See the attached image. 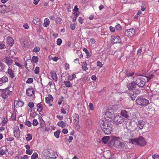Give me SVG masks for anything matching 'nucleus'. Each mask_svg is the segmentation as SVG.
<instances>
[{"label": "nucleus", "instance_id": "1", "mask_svg": "<svg viewBox=\"0 0 159 159\" xmlns=\"http://www.w3.org/2000/svg\"><path fill=\"white\" fill-rule=\"evenodd\" d=\"M98 124L105 134H109L111 133L112 131V125L107 121L101 119L99 120Z\"/></svg>", "mask_w": 159, "mask_h": 159}, {"label": "nucleus", "instance_id": "2", "mask_svg": "<svg viewBox=\"0 0 159 159\" xmlns=\"http://www.w3.org/2000/svg\"><path fill=\"white\" fill-rule=\"evenodd\" d=\"M137 104L142 106H146L149 104V101L142 96H138L136 100Z\"/></svg>", "mask_w": 159, "mask_h": 159}, {"label": "nucleus", "instance_id": "3", "mask_svg": "<svg viewBox=\"0 0 159 159\" xmlns=\"http://www.w3.org/2000/svg\"><path fill=\"white\" fill-rule=\"evenodd\" d=\"M132 142L133 144H138L141 146H143L146 144L144 139L142 137H140L137 139H132Z\"/></svg>", "mask_w": 159, "mask_h": 159}, {"label": "nucleus", "instance_id": "4", "mask_svg": "<svg viewBox=\"0 0 159 159\" xmlns=\"http://www.w3.org/2000/svg\"><path fill=\"white\" fill-rule=\"evenodd\" d=\"M146 82H148L147 77L146 76L140 77L136 80V84L139 87H142L145 85Z\"/></svg>", "mask_w": 159, "mask_h": 159}, {"label": "nucleus", "instance_id": "5", "mask_svg": "<svg viewBox=\"0 0 159 159\" xmlns=\"http://www.w3.org/2000/svg\"><path fill=\"white\" fill-rule=\"evenodd\" d=\"M118 138L117 137H113V139L114 140L113 144L114 146L118 148H124L126 147L125 144L118 140Z\"/></svg>", "mask_w": 159, "mask_h": 159}, {"label": "nucleus", "instance_id": "6", "mask_svg": "<svg viewBox=\"0 0 159 159\" xmlns=\"http://www.w3.org/2000/svg\"><path fill=\"white\" fill-rule=\"evenodd\" d=\"M125 125L127 129L131 131H134L136 129L137 125L134 122L127 121Z\"/></svg>", "mask_w": 159, "mask_h": 159}, {"label": "nucleus", "instance_id": "7", "mask_svg": "<svg viewBox=\"0 0 159 159\" xmlns=\"http://www.w3.org/2000/svg\"><path fill=\"white\" fill-rule=\"evenodd\" d=\"M113 123L116 125L122 124L124 121L122 117L120 115H117L115 116L113 119Z\"/></svg>", "mask_w": 159, "mask_h": 159}, {"label": "nucleus", "instance_id": "8", "mask_svg": "<svg viewBox=\"0 0 159 159\" xmlns=\"http://www.w3.org/2000/svg\"><path fill=\"white\" fill-rule=\"evenodd\" d=\"M156 70H152L148 72L146 75L145 76L147 77L148 82L151 79L153 78L155 75H157V73H156Z\"/></svg>", "mask_w": 159, "mask_h": 159}, {"label": "nucleus", "instance_id": "9", "mask_svg": "<svg viewBox=\"0 0 159 159\" xmlns=\"http://www.w3.org/2000/svg\"><path fill=\"white\" fill-rule=\"evenodd\" d=\"M135 29L133 28L126 30L125 32V34L129 37H131L134 34Z\"/></svg>", "mask_w": 159, "mask_h": 159}, {"label": "nucleus", "instance_id": "10", "mask_svg": "<svg viewBox=\"0 0 159 159\" xmlns=\"http://www.w3.org/2000/svg\"><path fill=\"white\" fill-rule=\"evenodd\" d=\"M3 62H5L8 66L14 64V61L11 58L9 57H6L3 59Z\"/></svg>", "mask_w": 159, "mask_h": 159}, {"label": "nucleus", "instance_id": "11", "mask_svg": "<svg viewBox=\"0 0 159 159\" xmlns=\"http://www.w3.org/2000/svg\"><path fill=\"white\" fill-rule=\"evenodd\" d=\"M11 94V92L7 89H3L2 91L1 96L3 98H7L8 96H9Z\"/></svg>", "mask_w": 159, "mask_h": 159}, {"label": "nucleus", "instance_id": "12", "mask_svg": "<svg viewBox=\"0 0 159 159\" xmlns=\"http://www.w3.org/2000/svg\"><path fill=\"white\" fill-rule=\"evenodd\" d=\"M33 22V23L39 27L41 26L42 25V23L41 20L38 18H34Z\"/></svg>", "mask_w": 159, "mask_h": 159}, {"label": "nucleus", "instance_id": "13", "mask_svg": "<svg viewBox=\"0 0 159 159\" xmlns=\"http://www.w3.org/2000/svg\"><path fill=\"white\" fill-rule=\"evenodd\" d=\"M114 112H111L109 111H107L105 113V117L112 119L113 118H114Z\"/></svg>", "mask_w": 159, "mask_h": 159}, {"label": "nucleus", "instance_id": "14", "mask_svg": "<svg viewBox=\"0 0 159 159\" xmlns=\"http://www.w3.org/2000/svg\"><path fill=\"white\" fill-rule=\"evenodd\" d=\"M136 84L134 82H132L128 84L127 87L129 90L132 91L135 88L136 86Z\"/></svg>", "mask_w": 159, "mask_h": 159}, {"label": "nucleus", "instance_id": "15", "mask_svg": "<svg viewBox=\"0 0 159 159\" xmlns=\"http://www.w3.org/2000/svg\"><path fill=\"white\" fill-rule=\"evenodd\" d=\"M8 81V78L6 76H4L0 78V86H2L3 84L6 83Z\"/></svg>", "mask_w": 159, "mask_h": 159}, {"label": "nucleus", "instance_id": "16", "mask_svg": "<svg viewBox=\"0 0 159 159\" xmlns=\"http://www.w3.org/2000/svg\"><path fill=\"white\" fill-rule=\"evenodd\" d=\"M34 93V91L31 88L26 90V94L29 96H32Z\"/></svg>", "mask_w": 159, "mask_h": 159}, {"label": "nucleus", "instance_id": "17", "mask_svg": "<svg viewBox=\"0 0 159 159\" xmlns=\"http://www.w3.org/2000/svg\"><path fill=\"white\" fill-rule=\"evenodd\" d=\"M14 136L16 138H18L20 136V131L19 128L16 127L15 128V130L14 132Z\"/></svg>", "mask_w": 159, "mask_h": 159}, {"label": "nucleus", "instance_id": "18", "mask_svg": "<svg viewBox=\"0 0 159 159\" xmlns=\"http://www.w3.org/2000/svg\"><path fill=\"white\" fill-rule=\"evenodd\" d=\"M6 6L5 5H0V11L2 13H6L7 11L6 10Z\"/></svg>", "mask_w": 159, "mask_h": 159}, {"label": "nucleus", "instance_id": "19", "mask_svg": "<svg viewBox=\"0 0 159 159\" xmlns=\"http://www.w3.org/2000/svg\"><path fill=\"white\" fill-rule=\"evenodd\" d=\"M51 75L53 80L55 81H57V77L56 73L54 71H51L50 72Z\"/></svg>", "mask_w": 159, "mask_h": 159}, {"label": "nucleus", "instance_id": "20", "mask_svg": "<svg viewBox=\"0 0 159 159\" xmlns=\"http://www.w3.org/2000/svg\"><path fill=\"white\" fill-rule=\"evenodd\" d=\"M73 117L74 119V123H79V116L76 113H74L73 115Z\"/></svg>", "mask_w": 159, "mask_h": 159}, {"label": "nucleus", "instance_id": "21", "mask_svg": "<svg viewBox=\"0 0 159 159\" xmlns=\"http://www.w3.org/2000/svg\"><path fill=\"white\" fill-rule=\"evenodd\" d=\"M130 133L129 132H124L123 133L122 136V137L125 139H130Z\"/></svg>", "mask_w": 159, "mask_h": 159}, {"label": "nucleus", "instance_id": "22", "mask_svg": "<svg viewBox=\"0 0 159 159\" xmlns=\"http://www.w3.org/2000/svg\"><path fill=\"white\" fill-rule=\"evenodd\" d=\"M129 93L131 97V99L133 100H134L137 96L136 94H135L134 92H133L131 90H130Z\"/></svg>", "mask_w": 159, "mask_h": 159}, {"label": "nucleus", "instance_id": "23", "mask_svg": "<svg viewBox=\"0 0 159 159\" xmlns=\"http://www.w3.org/2000/svg\"><path fill=\"white\" fill-rule=\"evenodd\" d=\"M88 65L86 61L82 63V68L84 71H86L88 70V68L87 66Z\"/></svg>", "mask_w": 159, "mask_h": 159}, {"label": "nucleus", "instance_id": "24", "mask_svg": "<svg viewBox=\"0 0 159 159\" xmlns=\"http://www.w3.org/2000/svg\"><path fill=\"white\" fill-rule=\"evenodd\" d=\"M53 100V97L51 95H49L48 97H47L45 98L46 102L47 103H49L50 102H52Z\"/></svg>", "mask_w": 159, "mask_h": 159}, {"label": "nucleus", "instance_id": "25", "mask_svg": "<svg viewBox=\"0 0 159 159\" xmlns=\"http://www.w3.org/2000/svg\"><path fill=\"white\" fill-rule=\"evenodd\" d=\"M37 111L39 112H40L43 110L42 103L40 102L37 105Z\"/></svg>", "mask_w": 159, "mask_h": 159}, {"label": "nucleus", "instance_id": "26", "mask_svg": "<svg viewBox=\"0 0 159 159\" xmlns=\"http://www.w3.org/2000/svg\"><path fill=\"white\" fill-rule=\"evenodd\" d=\"M138 124L139 128L140 129H142L144 125V122L143 120H139L138 121Z\"/></svg>", "mask_w": 159, "mask_h": 159}, {"label": "nucleus", "instance_id": "27", "mask_svg": "<svg viewBox=\"0 0 159 159\" xmlns=\"http://www.w3.org/2000/svg\"><path fill=\"white\" fill-rule=\"evenodd\" d=\"M50 21L48 18H46L44 20L43 23V26L44 27H47L50 24Z\"/></svg>", "mask_w": 159, "mask_h": 159}, {"label": "nucleus", "instance_id": "28", "mask_svg": "<svg viewBox=\"0 0 159 159\" xmlns=\"http://www.w3.org/2000/svg\"><path fill=\"white\" fill-rule=\"evenodd\" d=\"M121 115L122 116H123L125 118H128L129 116L128 113L125 110L121 111Z\"/></svg>", "mask_w": 159, "mask_h": 159}, {"label": "nucleus", "instance_id": "29", "mask_svg": "<svg viewBox=\"0 0 159 159\" xmlns=\"http://www.w3.org/2000/svg\"><path fill=\"white\" fill-rule=\"evenodd\" d=\"M110 139V138L109 136H105L102 138V140L103 142L106 144L108 142Z\"/></svg>", "mask_w": 159, "mask_h": 159}, {"label": "nucleus", "instance_id": "30", "mask_svg": "<svg viewBox=\"0 0 159 159\" xmlns=\"http://www.w3.org/2000/svg\"><path fill=\"white\" fill-rule=\"evenodd\" d=\"M56 157L54 153H50L47 156V159H56Z\"/></svg>", "mask_w": 159, "mask_h": 159}, {"label": "nucleus", "instance_id": "31", "mask_svg": "<svg viewBox=\"0 0 159 159\" xmlns=\"http://www.w3.org/2000/svg\"><path fill=\"white\" fill-rule=\"evenodd\" d=\"M64 83L65 85L67 87H71L72 86V84L70 83V81L68 80L64 81Z\"/></svg>", "mask_w": 159, "mask_h": 159}, {"label": "nucleus", "instance_id": "32", "mask_svg": "<svg viewBox=\"0 0 159 159\" xmlns=\"http://www.w3.org/2000/svg\"><path fill=\"white\" fill-rule=\"evenodd\" d=\"M7 73L10 76L11 78H12L14 77V75L13 73V72L11 69H8Z\"/></svg>", "mask_w": 159, "mask_h": 159}, {"label": "nucleus", "instance_id": "33", "mask_svg": "<svg viewBox=\"0 0 159 159\" xmlns=\"http://www.w3.org/2000/svg\"><path fill=\"white\" fill-rule=\"evenodd\" d=\"M14 104H16L17 105L20 107H21L23 106L24 103L21 101H15L14 102Z\"/></svg>", "mask_w": 159, "mask_h": 159}, {"label": "nucleus", "instance_id": "34", "mask_svg": "<svg viewBox=\"0 0 159 159\" xmlns=\"http://www.w3.org/2000/svg\"><path fill=\"white\" fill-rule=\"evenodd\" d=\"M57 125L58 126L62 128L66 126V124L63 121H61L58 122Z\"/></svg>", "mask_w": 159, "mask_h": 159}, {"label": "nucleus", "instance_id": "35", "mask_svg": "<svg viewBox=\"0 0 159 159\" xmlns=\"http://www.w3.org/2000/svg\"><path fill=\"white\" fill-rule=\"evenodd\" d=\"M39 58L37 56H33L32 58V61L34 63H37L38 61Z\"/></svg>", "mask_w": 159, "mask_h": 159}, {"label": "nucleus", "instance_id": "36", "mask_svg": "<svg viewBox=\"0 0 159 159\" xmlns=\"http://www.w3.org/2000/svg\"><path fill=\"white\" fill-rule=\"evenodd\" d=\"M60 133L61 131L60 130H58L54 133V136L57 138V139L59 138Z\"/></svg>", "mask_w": 159, "mask_h": 159}, {"label": "nucleus", "instance_id": "37", "mask_svg": "<svg viewBox=\"0 0 159 159\" xmlns=\"http://www.w3.org/2000/svg\"><path fill=\"white\" fill-rule=\"evenodd\" d=\"M111 38L113 40H119L120 39L119 36L117 34L113 35L112 36Z\"/></svg>", "mask_w": 159, "mask_h": 159}, {"label": "nucleus", "instance_id": "38", "mask_svg": "<svg viewBox=\"0 0 159 159\" xmlns=\"http://www.w3.org/2000/svg\"><path fill=\"white\" fill-rule=\"evenodd\" d=\"M74 126L75 129L78 130L80 128V126L79 125V123H74Z\"/></svg>", "mask_w": 159, "mask_h": 159}, {"label": "nucleus", "instance_id": "39", "mask_svg": "<svg viewBox=\"0 0 159 159\" xmlns=\"http://www.w3.org/2000/svg\"><path fill=\"white\" fill-rule=\"evenodd\" d=\"M38 158V155L37 152H34L31 157V159H35Z\"/></svg>", "mask_w": 159, "mask_h": 159}, {"label": "nucleus", "instance_id": "40", "mask_svg": "<svg viewBox=\"0 0 159 159\" xmlns=\"http://www.w3.org/2000/svg\"><path fill=\"white\" fill-rule=\"evenodd\" d=\"M115 29L117 30L120 31L122 30V27L120 24H117L115 26Z\"/></svg>", "mask_w": 159, "mask_h": 159}, {"label": "nucleus", "instance_id": "41", "mask_svg": "<svg viewBox=\"0 0 159 159\" xmlns=\"http://www.w3.org/2000/svg\"><path fill=\"white\" fill-rule=\"evenodd\" d=\"M32 137L31 134H28L27 135V137H26V139L27 141H30L32 139Z\"/></svg>", "mask_w": 159, "mask_h": 159}, {"label": "nucleus", "instance_id": "42", "mask_svg": "<svg viewBox=\"0 0 159 159\" xmlns=\"http://www.w3.org/2000/svg\"><path fill=\"white\" fill-rule=\"evenodd\" d=\"M56 21L57 24H60L62 22L61 19L59 17H57L56 18Z\"/></svg>", "mask_w": 159, "mask_h": 159}, {"label": "nucleus", "instance_id": "43", "mask_svg": "<svg viewBox=\"0 0 159 159\" xmlns=\"http://www.w3.org/2000/svg\"><path fill=\"white\" fill-rule=\"evenodd\" d=\"M6 48V46L3 42H0V49H3Z\"/></svg>", "mask_w": 159, "mask_h": 159}, {"label": "nucleus", "instance_id": "44", "mask_svg": "<svg viewBox=\"0 0 159 159\" xmlns=\"http://www.w3.org/2000/svg\"><path fill=\"white\" fill-rule=\"evenodd\" d=\"M49 58L50 60H52L55 61H57L58 60V58L56 57H52V56H50Z\"/></svg>", "mask_w": 159, "mask_h": 159}, {"label": "nucleus", "instance_id": "45", "mask_svg": "<svg viewBox=\"0 0 159 159\" xmlns=\"http://www.w3.org/2000/svg\"><path fill=\"white\" fill-rule=\"evenodd\" d=\"M33 79L32 78H29L28 80L26 81V83L27 84H30L33 82Z\"/></svg>", "mask_w": 159, "mask_h": 159}, {"label": "nucleus", "instance_id": "46", "mask_svg": "<svg viewBox=\"0 0 159 159\" xmlns=\"http://www.w3.org/2000/svg\"><path fill=\"white\" fill-rule=\"evenodd\" d=\"M140 90L135 89L133 91V92H134V93L136 94V95L137 96V94H139L140 93Z\"/></svg>", "mask_w": 159, "mask_h": 159}, {"label": "nucleus", "instance_id": "47", "mask_svg": "<svg viewBox=\"0 0 159 159\" xmlns=\"http://www.w3.org/2000/svg\"><path fill=\"white\" fill-rule=\"evenodd\" d=\"M40 50V48L39 47H36L34 48L33 49V51L37 52H39Z\"/></svg>", "mask_w": 159, "mask_h": 159}, {"label": "nucleus", "instance_id": "48", "mask_svg": "<svg viewBox=\"0 0 159 159\" xmlns=\"http://www.w3.org/2000/svg\"><path fill=\"white\" fill-rule=\"evenodd\" d=\"M142 47H140V48L138 50L137 52V54L139 56H140L141 53L142 51Z\"/></svg>", "mask_w": 159, "mask_h": 159}, {"label": "nucleus", "instance_id": "49", "mask_svg": "<svg viewBox=\"0 0 159 159\" xmlns=\"http://www.w3.org/2000/svg\"><path fill=\"white\" fill-rule=\"evenodd\" d=\"M38 122L36 119H34L33 120V125L34 126L37 125L38 124Z\"/></svg>", "mask_w": 159, "mask_h": 159}, {"label": "nucleus", "instance_id": "50", "mask_svg": "<svg viewBox=\"0 0 159 159\" xmlns=\"http://www.w3.org/2000/svg\"><path fill=\"white\" fill-rule=\"evenodd\" d=\"M33 152V150L32 149H29L28 150H26V153L27 154L29 155L31 154Z\"/></svg>", "mask_w": 159, "mask_h": 159}, {"label": "nucleus", "instance_id": "51", "mask_svg": "<svg viewBox=\"0 0 159 159\" xmlns=\"http://www.w3.org/2000/svg\"><path fill=\"white\" fill-rule=\"evenodd\" d=\"M39 68L38 67H36L34 70V73L35 74H38L39 72Z\"/></svg>", "mask_w": 159, "mask_h": 159}, {"label": "nucleus", "instance_id": "52", "mask_svg": "<svg viewBox=\"0 0 159 159\" xmlns=\"http://www.w3.org/2000/svg\"><path fill=\"white\" fill-rule=\"evenodd\" d=\"M3 63L0 61V70L2 71L3 70L4 66Z\"/></svg>", "mask_w": 159, "mask_h": 159}, {"label": "nucleus", "instance_id": "53", "mask_svg": "<svg viewBox=\"0 0 159 159\" xmlns=\"http://www.w3.org/2000/svg\"><path fill=\"white\" fill-rule=\"evenodd\" d=\"M29 107L31 108H32L34 107V104L33 102H30L28 104Z\"/></svg>", "mask_w": 159, "mask_h": 159}, {"label": "nucleus", "instance_id": "54", "mask_svg": "<svg viewBox=\"0 0 159 159\" xmlns=\"http://www.w3.org/2000/svg\"><path fill=\"white\" fill-rule=\"evenodd\" d=\"M83 50L84 51L85 53L87 54V56H89V51L86 49V48H84L83 49Z\"/></svg>", "mask_w": 159, "mask_h": 159}, {"label": "nucleus", "instance_id": "55", "mask_svg": "<svg viewBox=\"0 0 159 159\" xmlns=\"http://www.w3.org/2000/svg\"><path fill=\"white\" fill-rule=\"evenodd\" d=\"M134 72H132L130 73H127L126 74V75L128 77H129L133 75H134Z\"/></svg>", "mask_w": 159, "mask_h": 159}, {"label": "nucleus", "instance_id": "56", "mask_svg": "<svg viewBox=\"0 0 159 159\" xmlns=\"http://www.w3.org/2000/svg\"><path fill=\"white\" fill-rule=\"evenodd\" d=\"M25 124L26 125H27L29 127L31 126L32 124L31 122L29 121H26L25 123Z\"/></svg>", "mask_w": 159, "mask_h": 159}, {"label": "nucleus", "instance_id": "57", "mask_svg": "<svg viewBox=\"0 0 159 159\" xmlns=\"http://www.w3.org/2000/svg\"><path fill=\"white\" fill-rule=\"evenodd\" d=\"M109 29L112 32H115V28H114L112 26H110L109 27Z\"/></svg>", "mask_w": 159, "mask_h": 159}, {"label": "nucleus", "instance_id": "58", "mask_svg": "<svg viewBox=\"0 0 159 159\" xmlns=\"http://www.w3.org/2000/svg\"><path fill=\"white\" fill-rule=\"evenodd\" d=\"M69 65L68 63H66L65 64V69H66V70H69Z\"/></svg>", "mask_w": 159, "mask_h": 159}, {"label": "nucleus", "instance_id": "59", "mask_svg": "<svg viewBox=\"0 0 159 159\" xmlns=\"http://www.w3.org/2000/svg\"><path fill=\"white\" fill-rule=\"evenodd\" d=\"M159 157V154H155L152 156V157L153 159L157 158Z\"/></svg>", "mask_w": 159, "mask_h": 159}, {"label": "nucleus", "instance_id": "60", "mask_svg": "<svg viewBox=\"0 0 159 159\" xmlns=\"http://www.w3.org/2000/svg\"><path fill=\"white\" fill-rule=\"evenodd\" d=\"M84 19L81 17H79V21L81 24L83 23Z\"/></svg>", "mask_w": 159, "mask_h": 159}, {"label": "nucleus", "instance_id": "61", "mask_svg": "<svg viewBox=\"0 0 159 159\" xmlns=\"http://www.w3.org/2000/svg\"><path fill=\"white\" fill-rule=\"evenodd\" d=\"M115 40H109V41L108 42L109 43H110V45H113L115 43H117V42H114Z\"/></svg>", "mask_w": 159, "mask_h": 159}, {"label": "nucleus", "instance_id": "62", "mask_svg": "<svg viewBox=\"0 0 159 159\" xmlns=\"http://www.w3.org/2000/svg\"><path fill=\"white\" fill-rule=\"evenodd\" d=\"M89 107L91 110H93V105L91 103H89Z\"/></svg>", "mask_w": 159, "mask_h": 159}, {"label": "nucleus", "instance_id": "63", "mask_svg": "<svg viewBox=\"0 0 159 159\" xmlns=\"http://www.w3.org/2000/svg\"><path fill=\"white\" fill-rule=\"evenodd\" d=\"M15 64L17 66L20 67L21 68H22V65H21L20 63H19L18 62H17L16 61H15Z\"/></svg>", "mask_w": 159, "mask_h": 159}, {"label": "nucleus", "instance_id": "64", "mask_svg": "<svg viewBox=\"0 0 159 159\" xmlns=\"http://www.w3.org/2000/svg\"><path fill=\"white\" fill-rule=\"evenodd\" d=\"M97 66H99L100 67H101L102 66V65L101 62L99 61H98L97 63Z\"/></svg>", "mask_w": 159, "mask_h": 159}]
</instances>
